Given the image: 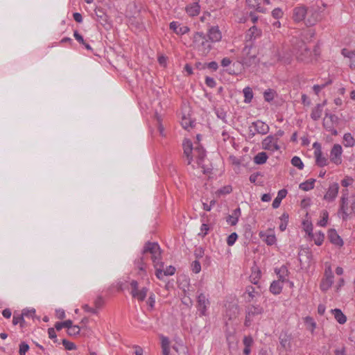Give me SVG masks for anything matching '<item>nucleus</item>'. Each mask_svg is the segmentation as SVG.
<instances>
[{"label":"nucleus","mask_w":355,"mask_h":355,"mask_svg":"<svg viewBox=\"0 0 355 355\" xmlns=\"http://www.w3.org/2000/svg\"><path fill=\"white\" fill-rule=\"evenodd\" d=\"M182 146L187 164L191 165L193 168H201L203 173H207L209 168H205V165L206 159L205 149L198 144L193 147L191 141L188 139L183 141Z\"/></svg>","instance_id":"f257e3e1"},{"label":"nucleus","mask_w":355,"mask_h":355,"mask_svg":"<svg viewBox=\"0 0 355 355\" xmlns=\"http://www.w3.org/2000/svg\"><path fill=\"white\" fill-rule=\"evenodd\" d=\"M295 55L299 62L308 64L313 61L312 51L303 41L297 43V46L295 48Z\"/></svg>","instance_id":"f03ea898"},{"label":"nucleus","mask_w":355,"mask_h":355,"mask_svg":"<svg viewBox=\"0 0 355 355\" xmlns=\"http://www.w3.org/2000/svg\"><path fill=\"white\" fill-rule=\"evenodd\" d=\"M194 46L202 52V54L207 55L211 49V43L207 36L201 32H197L194 34L193 38Z\"/></svg>","instance_id":"7ed1b4c3"},{"label":"nucleus","mask_w":355,"mask_h":355,"mask_svg":"<svg viewBox=\"0 0 355 355\" xmlns=\"http://www.w3.org/2000/svg\"><path fill=\"white\" fill-rule=\"evenodd\" d=\"M151 254V259L155 267H157L161 261V250L159 245L157 243L148 242L144 247L142 250L143 255L146 254Z\"/></svg>","instance_id":"20e7f679"},{"label":"nucleus","mask_w":355,"mask_h":355,"mask_svg":"<svg viewBox=\"0 0 355 355\" xmlns=\"http://www.w3.org/2000/svg\"><path fill=\"white\" fill-rule=\"evenodd\" d=\"M196 299V308L199 312L200 316L207 315V310L210 306V301L208 295L198 292Z\"/></svg>","instance_id":"39448f33"},{"label":"nucleus","mask_w":355,"mask_h":355,"mask_svg":"<svg viewBox=\"0 0 355 355\" xmlns=\"http://www.w3.org/2000/svg\"><path fill=\"white\" fill-rule=\"evenodd\" d=\"M338 123V118L335 114H326L323 119V126L326 130L330 132L333 135H337L338 131L336 129Z\"/></svg>","instance_id":"423d86ee"},{"label":"nucleus","mask_w":355,"mask_h":355,"mask_svg":"<svg viewBox=\"0 0 355 355\" xmlns=\"http://www.w3.org/2000/svg\"><path fill=\"white\" fill-rule=\"evenodd\" d=\"M245 325L246 327H249L254 317L261 315L263 313V309L260 305H250L247 307L245 311Z\"/></svg>","instance_id":"0eeeda50"},{"label":"nucleus","mask_w":355,"mask_h":355,"mask_svg":"<svg viewBox=\"0 0 355 355\" xmlns=\"http://www.w3.org/2000/svg\"><path fill=\"white\" fill-rule=\"evenodd\" d=\"M355 212V202L350 207H348V200L345 197L340 198V206L338 213L341 215L343 220H347L348 216Z\"/></svg>","instance_id":"6e6552de"},{"label":"nucleus","mask_w":355,"mask_h":355,"mask_svg":"<svg viewBox=\"0 0 355 355\" xmlns=\"http://www.w3.org/2000/svg\"><path fill=\"white\" fill-rule=\"evenodd\" d=\"M262 148L271 152H275L279 150L280 147L278 141L275 136L269 135L266 137L261 142Z\"/></svg>","instance_id":"1a4fd4ad"},{"label":"nucleus","mask_w":355,"mask_h":355,"mask_svg":"<svg viewBox=\"0 0 355 355\" xmlns=\"http://www.w3.org/2000/svg\"><path fill=\"white\" fill-rule=\"evenodd\" d=\"M307 18L305 19V24L308 26L315 25L321 19V15L317 8L311 7L307 10Z\"/></svg>","instance_id":"9d476101"},{"label":"nucleus","mask_w":355,"mask_h":355,"mask_svg":"<svg viewBox=\"0 0 355 355\" xmlns=\"http://www.w3.org/2000/svg\"><path fill=\"white\" fill-rule=\"evenodd\" d=\"M334 283V275L331 271V267L325 269L324 278L322 280L320 284V288L322 291H328Z\"/></svg>","instance_id":"9b49d317"},{"label":"nucleus","mask_w":355,"mask_h":355,"mask_svg":"<svg viewBox=\"0 0 355 355\" xmlns=\"http://www.w3.org/2000/svg\"><path fill=\"white\" fill-rule=\"evenodd\" d=\"M338 191L339 185L338 183L334 182L330 184L323 197L324 200L328 202L334 201L338 196Z\"/></svg>","instance_id":"f8f14e48"},{"label":"nucleus","mask_w":355,"mask_h":355,"mask_svg":"<svg viewBox=\"0 0 355 355\" xmlns=\"http://www.w3.org/2000/svg\"><path fill=\"white\" fill-rule=\"evenodd\" d=\"M343 149L340 144H334L330 152V160L336 165L342 163Z\"/></svg>","instance_id":"ddd939ff"},{"label":"nucleus","mask_w":355,"mask_h":355,"mask_svg":"<svg viewBox=\"0 0 355 355\" xmlns=\"http://www.w3.org/2000/svg\"><path fill=\"white\" fill-rule=\"evenodd\" d=\"M163 263L160 261H159V264L157 267H155L156 268V277L159 279H162L163 278V277L164 275L166 276H169V275H173L175 272V268L172 266H169L168 267H166V268L165 270H163Z\"/></svg>","instance_id":"4468645a"},{"label":"nucleus","mask_w":355,"mask_h":355,"mask_svg":"<svg viewBox=\"0 0 355 355\" xmlns=\"http://www.w3.org/2000/svg\"><path fill=\"white\" fill-rule=\"evenodd\" d=\"M252 126L254 128V133L252 134V137H253L256 134L266 135L270 130L268 125L259 120L253 122Z\"/></svg>","instance_id":"2eb2a0df"},{"label":"nucleus","mask_w":355,"mask_h":355,"mask_svg":"<svg viewBox=\"0 0 355 355\" xmlns=\"http://www.w3.org/2000/svg\"><path fill=\"white\" fill-rule=\"evenodd\" d=\"M259 236L268 245H272L277 242L275 234L272 229L266 232H260Z\"/></svg>","instance_id":"dca6fc26"},{"label":"nucleus","mask_w":355,"mask_h":355,"mask_svg":"<svg viewBox=\"0 0 355 355\" xmlns=\"http://www.w3.org/2000/svg\"><path fill=\"white\" fill-rule=\"evenodd\" d=\"M307 13V8L304 6L295 7L293 10V19L295 21L299 22L305 19Z\"/></svg>","instance_id":"f3484780"},{"label":"nucleus","mask_w":355,"mask_h":355,"mask_svg":"<svg viewBox=\"0 0 355 355\" xmlns=\"http://www.w3.org/2000/svg\"><path fill=\"white\" fill-rule=\"evenodd\" d=\"M170 29H171L175 34L182 35L189 31V28L187 26H181L178 21H172L169 24Z\"/></svg>","instance_id":"a211bd4d"},{"label":"nucleus","mask_w":355,"mask_h":355,"mask_svg":"<svg viewBox=\"0 0 355 355\" xmlns=\"http://www.w3.org/2000/svg\"><path fill=\"white\" fill-rule=\"evenodd\" d=\"M186 12L190 17H195L199 15L200 11V6L198 1L189 3L185 8Z\"/></svg>","instance_id":"6ab92c4d"},{"label":"nucleus","mask_w":355,"mask_h":355,"mask_svg":"<svg viewBox=\"0 0 355 355\" xmlns=\"http://www.w3.org/2000/svg\"><path fill=\"white\" fill-rule=\"evenodd\" d=\"M208 37L211 43L220 40L222 35L218 26H212L209 29Z\"/></svg>","instance_id":"aec40b11"},{"label":"nucleus","mask_w":355,"mask_h":355,"mask_svg":"<svg viewBox=\"0 0 355 355\" xmlns=\"http://www.w3.org/2000/svg\"><path fill=\"white\" fill-rule=\"evenodd\" d=\"M95 12H96L97 21L102 26H110L109 17L102 9H97L95 11Z\"/></svg>","instance_id":"412c9836"},{"label":"nucleus","mask_w":355,"mask_h":355,"mask_svg":"<svg viewBox=\"0 0 355 355\" xmlns=\"http://www.w3.org/2000/svg\"><path fill=\"white\" fill-rule=\"evenodd\" d=\"M275 272L278 276V281H280L283 283L288 282L289 271L286 266H282L279 268H275Z\"/></svg>","instance_id":"4be33fe9"},{"label":"nucleus","mask_w":355,"mask_h":355,"mask_svg":"<svg viewBox=\"0 0 355 355\" xmlns=\"http://www.w3.org/2000/svg\"><path fill=\"white\" fill-rule=\"evenodd\" d=\"M241 214V209L239 207L235 209L232 211V214L226 218V222L232 226L236 225L239 221Z\"/></svg>","instance_id":"5701e85b"},{"label":"nucleus","mask_w":355,"mask_h":355,"mask_svg":"<svg viewBox=\"0 0 355 355\" xmlns=\"http://www.w3.org/2000/svg\"><path fill=\"white\" fill-rule=\"evenodd\" d=\"M314 156L318 166L322 167L328 164V159L322 155L321 149H316Z\"/></svg>","instance_id":"b1692460"},{"label":"nucleus","mask_w":355,"mask_h":355,"mask_svg":"<svg viewBox=\"0 0 355 355\" xmlns=\"http://www.w3.org/2000/svg\"><path fill=\"white\" fill-rule=\"evenodd\" d=\"M324 103L323 104H317L313 109L311 113V118L313 121H318L320 119L322 112H323V106Z\"/></svg>","instance_id":"393cba45"},{"label":"nucleus","mask_w":355,"mask_h":355,"mask_svg":"<svg viewBox=\"0 0 355 355\" xmlns=\"http://www.w3.org/2000/svg\"><path fill=\"white\" fill-rule=\"evenodd\" d=\"M247 5L251 8L254 9L258 12L266 13L267 12L266 8L261 6L259 3V0H245Z\"/></svg>","instance_id":"a878e982"},{"label":"nucleus","mask_w":355,"mask_h":355,"mask_svg":"<svg viewBox=\"0 0 355 355\" xmlns=\"http://www.w3.org/2000/svg\"><path fill=\"white\" fill-rule=\"evenodd\" d=\"M328 237L332 243L340 246L343 245V242L342 239L334 230H331L329 231Z\"/></svg>","instance_id":"bb28decb"},{"label":"nucleus","mask_w":355,"mask_h":355,"mask_svg":"<svg viewBox=\"0 0 355 355\" xmlns=\"http://www.w3.org/2000/svg\"><path fill=\"white\" fill-rule=\"evenodd\" d=\"M283 284L284 283L280 281H273L270 286V291L274 295H279L282 291Z\"/></svg>","instance_id":"cd10ccee"},{"label":"nucleus","mask_w":355,"mask_h":355,"mask_svg":"<svg viewBox=\"0 0 355 355\" xmlns=\"http://www.w3.org/2000/svg\"><path fill=\"white\" fill-rule=\"evenodd\" d=\"M261 277V272L258 267L252 268V273L250 276V282L254 284H257Z\"/></svg>","instance_id":"c85d7f7f"},{"label":"nucleus","mask_w":355,"mask_h":355,"mask_svg":"<svg viewBox=\"0 0 355 355\" xmlns=\"http://www.w3.org/2000/svg\"><path fill=\"white\" fill-rule=\"evenodd\" d=\"M331 312L333 313L335 319L339 324H345L347 321L346 316L343 314L342 311L338 309H332Z\"/></svg>","instance_id":"c756f323"},{"label":"nucleus","mask_w":355,"mask_h":355,"mask_svg":"<svg viewBox=\"0 0 355 355\" xmlns=\"http://www.w3.org/2000/svg\"><path fill=\"white\" fill-rule=\"evenodd\" d=\"M144 255L142 254V256L138 259H137L135 261V265L136 268H137L141 275L142 273H146V263L144 261Z\"/></svg>","instance_id":"7c9ffc66"},{"label":"nucleus","mask_w":355,"mask_h":355,"mask_svg":"<svg viewBox=\"0 0 355 355\" xmlns=\"http://www.w3.org/2000/svg\"><path fill=\"white\" fill-rule=\"evenodd\" d=\"M267 159L268 155L265 152H260L254 157V162L257 164H263L266 162Z\"/></svg>","instance_id":"2f4dec72"},{"label":"nucleus","mask_w":355,"mask_h":355,"mask_svg":"<svg viewBox=\"0 0 355 355\" xmlns=\"http://www.w3.org/2000/svg\"><path fill=\"white\" fill-rule=\"evenodd\" d=\"M243 93L244 96V102L245 103H250L253 98V92L252 88L250 87H246L243 89Z\"/></svg>","instance_id":"473e14b6"},{"label":"nucleus","mask_w":355,"mask_h":355,"mask_svg":"<svg viewBox=\"0 0 355 355\" xmlns=\"http://www.w3.org/2000/svg\"><path fill=\"white\" fill-rule=\"evenodd\" d=\"M314 184H315V180L310 179L309 180H306V181L300 184L299 188L303 191H309V190L313 189Z\"/></svg>","instance_id":"72a5a7b5"},{"label":"nucleus","mask_w":355,"mask_h":355,"mask_svg":"<svg viewBox=\"0 0 355 355\" xmlns=\"http://www.w3.org/2000/svg\"><path fill=\"white\" fill-rule=\"evenodd\" d=\"M343 144L346 147H352L355 144V139L350 133H345L343 136Z\"/></svg>","instance_id":"f704fd0d"},{"label":"nucleus","mask_w":355,"mask_h":355,"mask_svg":"<svg viewBox=\"0 0 355 355\" xmlns=\"http://www.w3.org/2000/svg\"><path fill=\"white\" fill-rule=\"evenodd\" d=\"M304 322L307 329L310 330L313 333L316 328V323L313 318L310 316H306L304 318Z\"/></svg>","instance_id":"c9c22d12"},{"label":"nucleus","mask_w":355,"mask_h":355,"mask_svg":"<svg viewBox=\"0 0 355 355\" xmlns=\"http://www.w3.org/2000/svg\"><path fill=\"white\" fill-rule=\"evenodd\" d=\"M288 218L289 216L287 213H284L279 218L281 221L279 224V230L281 232H284L286 230L288 223Z\"/></svg>","instance_id":"e433bc0d"},{"label":"nucleus","mask_w":355,"mask_h":355,"mask_svg":"<svg viewBox=\"0 0 355 355\" xmlns=\"http://www.w3.org/2000/svg\"><path fill=\"white\" fill-rule=\"evenodd\" d=\"M309 237L314 240L315 245H321L324 239V234L321 231H319L313 234V236Z\"/></svg>","instance_id":"4c0bfd02"},{"label":"nucleus","mask_w":355,"mask_h":355,"mask_svg":"<svg viewBox=\"0 0 355 355\" xmlns=\"http://www.w3.org/2000/svg\"><path fill=\"white\" fill-rule=\"evenodd\" d=\"M276 96V92L272 89H268L263 92V98L266 102H271Z\"/></svg>","instance_id":"58836bf2"},{"label":"nucleus","mask_w":355,"mask_h":355,"mask_svg":"<svg viewBox=\"0 0 355 355\" xmlns=\"http://www.w3.org/2000/svg\"><path fill=\"white\" fill-rule=\"evenodd\" d=\"M257 62V58L255 55H251L250 57H243L242 58L241 63L243 66L250 67L255 64Z\"/></svg>","instance_id":"ea45409f"},{"label":"nucleus","mask_w":355,"mask_h":355,"mask_svg":"<svg viewBox=\"0 0 355 355\" xmlns=\"http://www.w3.org/2000/svg\"><path fill=\"white\" fill-rule=\"evenodd\" d=\"M261 31L257 28V27L253 26L248 30L247 35L249 37V40H251L255 39L258 35H259Z\"/></svg>","instance_id":"a19ab883"},{"label":"nucleus","mask_w":355,"mask_h":355,"mask_svg":"<svg viewBox=\"0 0 355 355\" xmlns=\"http://www.w3.org/2000/svg\"><path fill=\"white\" fill-rule=\"evenodd\" d=\"M303 228L309 236H313V225L311 221L304 220L303 221Z\"/></svg>","instance_id":"79ce46f5"},{"label":"nucleus","mask_w":355,"mask_h":355,"mask_svg":"<svg viewBox=\"0 0 355 355\" xmlns=\"http://www.w3.org/2000/svg\"><path fill=\"white\" fill-rule=\"evenodd\" d=\"M245 293H247L248 295V302H251L254 297L258 295V292L256 291L255 288L252 286L246 287Z\"/></svg>","instance_id":"37998d69"},{"label":"nucleus","mask_w":355,"mask_h":355,"mask_svg":"<svg viewBox=\"0 0 355 355\" xmlns=\"http://www.w3.org/2000/svg\"><path fill=\"white\" fill-rule=\"evenodd\" d=\"M24 316L23 315L22 313L18 315L14 314L12 318V324L14 325L19 324L22 327L24 326Z\"/></svg>","instance_id":"c03bdc74"},{"label":"nucleus","mask_w":355,"mask_h":355,"mask_svg":"<svg viewBox=\"0 0 355 355\" xmlns=\"http://www.w3.org/2000/svg\"><path fill=\"white\" fill-rule=\"evenodd\" d=\"M291 164L293 166H294L295 167L297 168L300 170H302L304 168V164L302 159L297 156H294L291 159Z\"/></svg>","instance_id":"a18cd8bd"},{"label":"nucleus","mask_w":355,"mask_h":355,"mask_svg":"<svg viewBox=\"0 0 355 355\" xmlns=\"http://www.w3.org/2000/svg\"><path fill=\"white\" fill-rule=\"evenodd\" d=\"M148 291V289L146 287L142 288L139 292L136 294V296L134 298L140 302L144 301L146 297Z\"/></svg>","instance_id":"49530a36"},{"label":"nucleus","mask_w":355,"mask_h":355,"mask_svg":"<svg viewBox=\"0 0 355 355\" xmlns=\"http://www.w3.org/2000/svg\"><path fill=\"white\" fill-rule=\"evenodd\" d=\"M131 287V295L134 298L136 296V294L139 292L138 286V282L136 280H132L130 282Z\"/></svg>","instance_id":"de8ad7c7"},{"label":"nucleus","mask_w":355,"mask_h":355,"mask_svg":"<svg viewBox=\"0 0 355 355\" xmlns=\"http://www.w3.org/2000/svg\"><path fill=\"white\" fill-rule=\"evenodd\" d=\"M331 83V80H329L327 83L321 85H315L313 87V90L314 91L316 95H318L320 91L324 89L327 85H330Z\"/></svg>","instance_id":"09e8293b"},{"label":"nucleus","mask_w":355,"mask_h":355,"mask_svg":"<svg viewBox=\"0 0 355 355\" xmlns=\"http://www.w3.org/2000/svg\"><path fill=\"white\" fill-rule=\"evenodd\" d=\"M328 217H329L328 212L327 211H324L322 212L321 219L318 221V225L321 227L326 226V225L327 223V220H328Z\"/></svg>","instance_id":"8fccbe9b"},{"label":"nucleus","mask_w":355,"mask_h":355,"mask_svg":"<svg viewBox=\"0 0 355 355\" xmlns=\"http://www.w3.org/2000/svg\"><path fill=\"white\" fill-rule=\"evenodd\" d=\"M232 188L230 185L225 186L220 189H218L216 192L218 195H226L229 194L232 192Z\"/></svg>","instance_id":"3c124183"},{"label":"nucleus","mask_w":355,"mask_h":355,"mask_svg":"<svg viewBox=\"0 0 355 355\" xmlns=\"http://www.w3.org/2000/svg\"><path fill=\"white\" fill-rule=\"evenodd\" d=\"M237 238H238V235L236 232L232 233L230 235L228 236V237L227 239V245L229 246L233 245L235 243Z\"/></svg>","instance_id":"603ef678"},{"label":"nucleus","mask_w":355,"mask_h":355,"mask_svg":"<svg viewBox=\"0 0 355 355\" xmlns=\"http://www.w3.org/2000/svg\"><path fill=\"white\" fill-rule=\"evenodd\" d=\"M80 331V327L78 325H72L67 331V333L70 336H76L79 334Z\"/></svg>","instance_id":"864d4df0"},{"label":"nucleus","mask_w":355,"mask_h":355,"mask_svg":"<svg viewBox=\"0 0 355 355\" xmlns=\"http://www.w3.org/2000/svg\"><path fill=\"white\" fill-rule=\"evenodd\" d=\"M29 346L27 343L22 342L19 345V355H25L26 353L28 351Z\"/></svg>","instance_id":"5fc2aeb1"},{"label":"nucleus","mask_w":355,"mask_h":355,"mask_svg":"<svg viewBox=\"0 0 355 355\" xmlns=\"http://www.w3.org/2000/svg\"><path fill=\"white\" fill-rule=\"evenodd\" d=\"M191 270L194 273H199L201 270V265L198 261H194L191 263Z\"/></svg>","instance_id":"6e6d98bb"},{"label":"nucleus","mask_w":355,"mask_h":355,"mask_svg":"<svg viewBox=\"0 0 355 355\" xmlns=\"http://www.w3.org/2000/svg\"><path fill=\"white\" fill-rule=\"evenodd\" d=\"M311 7L317 8L318 10L320 12V15H321V12L326 7V4L321 1H317L314 4L311 5Z\"/></svg>","instance_id":"4d7b16f0"},{"label":"nucleus","mask_w":355,"mask_h":355,"mask_svg":"<svg viewBox=\"0 0 355 355\" xmlns=\"http://www.w3.org/2000/svg\"><path fill=\"white\" fill-rule=\"evenodd\" d=\"M62 345L67 350H73L76 349V345L73 343H71L66 339L62 340Z\"/></svg>","instance_id":"13d9d810"},{"label":"nucleus","mask_w":355,"mask_h":355,"mask_svg":"<svg viewBox=\"0 0 355 355\" xmlns=\"http://www.w3.org/2000/svg\"><path fill=\"white\" fill-rule=\"evenodd\" d=\"M272 15L275 19H280L283 17V11L279 8H276L272 11Z\"/></svg>","instance_id":"bf43d9fd"},{"label":"nucleus","mask_w":355,"mask_h":355,"mask_svg":"<svg viewBox=\"0 0 355 355\" xmlns=\"http://www.w3.org/2000/svg\"><path fill=\"white\" fill-rule=\"evenodd\" d=\"M22 314L24 317L33 318L35 316V310L34 309H24L22 311Z\"/></svg>","instance_id":"052dcab7"},{"label":"nucleus","mask_w":355,"mask_h":355,"mask_svg":"<svg viewBox=\"0 0 355 355\" xmlns=\"http://www.w3.org/2000/svg\"><path fill=\"white\" fill-rule=\"evenodd\" d=\"M354 180L352 178L347 176L343 180H342L341 184L344 187H347L352 184Z\"/></svg>","instance_id":"680f3d73"},{"label":"nucleus","mask_w":355,"mask_h":355,"mask_svg":"<svg viewBox=\"0 0 355 355\" xmlns=\"http://www.w3.org/2000/svg\"><path fill=\"white\" fill-rule=\"evenodd\" d=\"M205 83L208 87H209L211 88H213L216 85V83L215 80L213 78L208 77V76L206 77V78H205Z\"/></svg>","instance_id":"e2e57ef3"},{"label":"nucleus","mask_w":355,"mask_h":355,"mask_svg":"<svg viewBox=\"0 0 355 355\" xmlns=\"http://www.w3.org/2000/svg\"><path fill=\"white\" fill-rule=\"evenodd\" d=\"M161 346L162 347H170V341L167 337L161 336Z\"/></svg>","instance_id":"0e129e2a"},{"label":"nucleus","mask_w":355,"mask_h":355,"mask_svg":"<svg viewBox=\"0 0 355 355\" xmlns=\"http://www.w3.org/2000/svg\"><path fill=\"white\" fill-rule=\"evenodd\" d=\"M243 342L245 347H251L253 343V339L251 336H245Z\"/></svg>","instance_id":"69168bd1"},{"label":"nucleus","mask_w":355,"mask_h":355,"mask_svg":"<svg viewBox=\"0 0 355 355\" xmlns=\"http://www.w3.org/2000/svg\"><path fill=\"white\" fill-rule=\"evenodd\" d=\"M208 230H209L208 225L207 224L203 223L201 225L200 232L199 233V235L204 237L205 236H206L207 234Z\"/></svg>","instance_id":"338daca9"},{"label":"nucleus","mask_w":355,"mask_h":355,"mask_svg":"<svg viewBox=\"0 0 355 355\" xmlns=\"http://www.w3.org/2000/svg\"><path fill=\"white\" fill-rule=\"evenodd\" d=\"M73 36L80 44H85L83 37L77 31L73 32Z\"/></svg>","instance_id":"774afa93"}]
</instances>
